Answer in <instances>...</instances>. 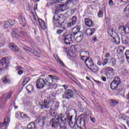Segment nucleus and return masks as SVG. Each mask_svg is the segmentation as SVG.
<instances>
[{
  "label": "nucleus",
  "instance_id": "nucleus-1",
  "mask_svg": "<svg viewBox=\"0 0 129 129\" xmlns=\"http://www.w3.org/2000/svg\"><path fill=\"white\" fill-rule=\"evenodd\" d=\"M50 115L54 116V118L50 121V125L54 128H58L59 126H63L66 124L67 118L69 116V112H66L56 115L55 112L50 113Z\"/></svg>",
  "mask_w": 129,
  "mask_h": 129
},
{
  "label": "nucleus",
  "instance_id": "nucleus-2",
  "mask_svg": "<svg viewBox=\"0 0 129 129\" xmlns=\"http://www.w3.org/2000/svg\"><path fill=\"white\" fill-rule=\"evenodd\" d=\"M16 32L19 33L21 36ZM11 36L12 38H14V39H21L22 36L24 37V38L28 41H30L32 39L30 34H28L24 31H20L17 28H14L13 29V32L11 33Z\"/></svg>",
  "mask_w": 129,
  "mask_h": 129
},
{
  "label": "nucleus",
  "instance_id": "nucleus-3",
  "mask_svg": "<svg viewBox=\"0 0 129 129\" xmlns=\"http://www.w3.org/2000/svg\"><path fill=\"white\" fill-rule=\"evenodd\" d=\"M108 34L109 37L112 41V43H115L116 45H119L120 44V38L117 35V33L114 31V29L112 28H109L108 30Z\"/></svg>",
  "mask_w": 129,
  "mask_h": 129
},
{
  "label": "nucleus",
  "instance_id": "nucleus-4",
  "mask_svg": "<svg viewBox=\"0 0 129 129\" xmlns=\"http://www.w3.org/2000/svg\"><path fill=\"white\" fill-rule=\"evenodd\" d=\"M48 80L46 76L44 77V79L42 78L38 79L36 82V88L37 89H43L45 87V85H48Z\"/></svg>",
  "mask_w": 129,
  "mask_h": 129
},
{
  "label": "nucleus",
  "instance_id": "nucleus-5",
  "mask_svg": "<svg viewBox=\"0 0 129 129\" xmlns=\"http://www.w3.org/2000/svg\"><path fill=\"white\" fill-rule=\"evenodd\" d=\"M65 44L67 45H70L73 43L74 41V35L72 33L64 34L63 36Z\"/></svg>",
  "mask_w": 129,
  "mask_h": 129
},
{
  "label": "nucleus",
  "instance_id": "nucleus-6",
  "mask_svg": "<svg viewBox=\"0 0 129 129\" xmlns=\"http://www.w3.org/2000/svg\"><path fill=\"white\" fill-rule=\"evenodd\" d=\"M32 21L35 26H37V25H39V26L42 30H45V29H46V24H45V22L42 19H36V17H33L32 18Z\"/></svg>",
  "mask_w": 129,
  "mask_h": 129
},
{
  "label": "nucleus",
  "instance_id": "nucleus-7",
  "mask_svg": "<svg viewBox=\"0 0 129 129\" xmlns=\"http://www.w3.org/2000/svg\"><path fill=\"white\" fill-rule=\"evenodd\" d=\"M53 24L56 26V27H59V26L63 27L64 23V21L61 22V18H60V16L55 14L53 16Z\"/></svg>",
  "mask_w": 129,
  "mask_h": 129
},
{
  "label": "nucleus",
  "instance_id": "nucleus-8",
  "mask_svg": "<svg viewBox=\"0 0 129 129\" xmlns=\"http://www.w3.org/2000/svg\"><path fill=\"white\" fill-rule=\"evenodd\" d=\"M46 78L47 80V86L52 85V83H53V82H57L58 80H60L59 78L54 75H47L46 76Z\"/></svg>",
  "mask_w": 129,
  "mask_h": 129
},
{
  "label": "nucleus",
  "instance_id": "nucleus-9",
  "mask_svg": "<svg viewBox=\"0 0 129 129\" xmlns=\"http://www.w3.org/2000/svg\"><path fill=\"white\" fill-rule=\"evenodd\" d=\"M63 99H70L73 97V91L71 89H67L62 95Z\"/></svg>",
  "mask_w": 129,
  "mask_h": 129
},
{
  "label": "nucleus",
  "instance_id": "nucleus-10",
  "mask_svg": "<svg viewBox=\"0 0 129 129\" xmlns=\"http://www.w3.org/2000/svg\"><path fill=\"white\" fill-rule=\"evenodd\" d=\"M77 124V126L78 128L80 129H86L85 127V119L84 118H80V119H78L75 122Z\"/></svg>",
  "mask_w": 129,
  "mask_h": 129
},
{
  "label": "nucleus",
  "instance_id": "nucleus-11",
  "mask_svg": "<svg viewBox=\"0 0 129 129\" xmlns=\"http://www.w3.org/2000/svg\"><path fill=\"white\" fill-rule=\"evenodd\" d=\"M38 104L41 106L42 109H48L50 107V102H48L47 100H44L43 102H39Z\"/></svg>",
  "mask_w": 129,
  "mask_h": 129
},
{
  "label": "nucleus",
  "instance_id": "nucleus-12",
  "mask_svg": "<svg viewBox=\"0 0 129 129\" xmlns=\"http://www.w3.org/2000/svg\"><path fill=\"white\" fill-rule=\"evenodd\" d=\"M83 39V33L82 32H79L77 34H74V40H75L77 43H80Z\"/></svg>",
  "mask_w": 129,
  "mask_h": 129
},
{
  "label": "nucleus",
  "instance_id": "nucleus-13",
  "mask_svg": "<svg viewBox=\"0 0 129 129\" xmlns=\"http://www.w3.org/2000/svg\"><path fill=\"white\" fill-rule=\"evenodd\" d=\"M23 49L25 51H26V52H30V53H33L35 56H36V57H38V58H40V53H37V51H34V50L32 49L31 48L26 45H24L23 46Z\"/></svg>",
  "mask_w": 129,
  "mask_h": 129
},
{
  "label": "nucleus",
  "instance_id": "nucleus-14",
  "mask_svg": "<svg viewBox=\"0 0 129 129\" xmlns=\"http://www.w3.org/2000/svg\"><path fill=\"white\" fill-rule=\"evenodd\" d=\"M119 84H120V81H113L110 85L111 89H112V90H116V89H117V87H118Z\"/></svg>",
  "mask_w": 129,
  "mask_h": 129
},
{
  "label": "nucleus",
  "instance_id": "nucleus-15",
  "mask_svg": "<svg viewBox=\"0 0 129 129\" xmlns=\"http://www.w3.org/2000/svg\"><path fill=\"white\" fill-rule=\"evenodd\" d=\"M16 23L15 20H13V21L11 20H7L4 23V27L5 29H8V28H10V27H12L14 24Z\"/></svg>",
  "mask_w": 129,
  "mask_h": 129
},
{
  "label": "nucleus",
  "instance_id": "nucleus-16",
  "mask_svg": "<svg viewBox=\"0 0 129 129\" xmlns=\"http://www.w3.org/2000/svg\"><path fill=\"white\" fill-rule=\"evenodd\" d=\"M0 65L3 66L4 68H8V66H9V60L6 57H4L0 60Z\"/></svg>",
  "mask_w": 129,
  "mask_h": 129
},
{
  "label": "nucleus",
  "instance_id": "nucleus-17",
  "mask_svg": "<svg viewBox=\"0 0 129 129\" xmlns=\"http://www.w3.org/2000/svg\"><path fill=\"white\" fill-rule=\"evenodd\" d=\"M88 68L90 70L91 72H94V73H96L97 71H98V67L93 63L90 64V67H88Z\"/></svg>",
  "mask_w": 129,
  "mask_h": 129
},
{
  "label": "nucleus",
  "instance_id": "nucleus-18",
  "mask_svg": "<svg viewBox=\"0 0 129 129\" xmlns=\"http://www.w3.org/2000/svg\"><path fill=\"white\" fill-rule=\"evenodd\" d=\"M119 31L120 32H121V33H127V32H129V27H128V24L126 25V26H120L119 27Z\"/></svg>",
  "mask_w": 129,
  "mask_h": 129
},
{
  "label": "nucleus",
  "instance_id": "nucleus-19",
  "mask_svg": "<svg viewBox=\"0 0 129 129\" xmlns=\"http://www.w3.org/2000/svg\"><path fill=\"white\" fill-rule=\"evenodd\" d=\"M10 122H11V119L8 117L5 118L3 123L0 122V127H4L5 125H9Z\"/></svg>",
  "mask_w": 129,
  "mask_h": 129
},
{
  "label": "nucleus",
  "instance_id": "nucleus-20",
  "mask_svg": "<svg viewBox=\"0 0 129 129\" xmlns=\"http://www.w3.org/2000/svg\"><path fill=\"white\" fill-rule=\"evenodd\" d=\"M9 47L13 51V52H16V53H18L19 52V47L17 46L13 43H10L9 44Z\"/></svg>",
  "mask_w": 129,
  "mask_h": 129
},
{
  "label": "nucleus",
  "instance_id": "nucleus-21",
  "mask_svg": "<svg viewBox=\"0 0 129 129\" xmlns=\"http://www.w3.org/2000/svg\"><path fill=\"white\" fill-rule=\"evenodd\" d=\"M80 30H81V26H77L73 29V32L72 33L74 35H76L78 34V33H82L80 31Z\"/></svg>",
  "mask_w": 129,
  "mask_h": 129
},
{
  "label": "nucleus",
  "instance_id": "nucleus-22",
  "mask_svg": "<svg viewBox=\"0 0 129 129\" xmlns=\"http://www.w3.org/2000/svg\"><path fill=\"white\" fill-rule=\"evenodd\" d=\"M72 22L68 24V27L69 28H71L72 26H74L76 24V22H77V17L73 16L72 18Z\"/></svg>",
  "mask_w": 129,
  "mask_h": 129
},
{
  "label": "nucleus",
  "instance_id": "nucleus-23",
  "mask_svg": "<svg viewBox=\"0 0 129 129\" xmlns=\"http://www.w3.org/2000/svg\"><path fill=\"white\" fill-rule=\"evenodd\" d=\"M113 71H114V70L111 67H107L105 70L107 76H110V74H111Z\"/></svg>",
  "mask_w": 129,
  "mask_h": 129
},
{
  "label": "nucleus",
  "instance_id": "nucleus-24",
  "mask_svg": "<svg viewBox=\"0 0 129 129\" xmlns=\"http://www.w3.org/2000/svg\"><path fill=\"white\" fill-rule=\"evenodd\" d=\"M95 32V29L93 28L88 29L86 30L85 33L87 34V36H92Z\"/></svg>",
  "mask_w": 129,
  "mask_h": 129
},
{
  "label": "nucleus",
  "instance_id": "nucleus-25",
  "mask_svg": "<svg viewBox=\"0 0 129 129\" xmlns=\"http://www.w3.org/2000/svg\"><path fill=\"white\" fill-rule=\"evenodd\" d=\"M85 23L87 27H92L93 26V22L89 19L86 18L85 19Z\"/></svg>",
  "mask_w": 129,
  "mask_h": 129
},
{
  "label": "nucleus",
  "instance_id": "nucleus-26",
  "mask_svg": "<svg viewBox=\"0 0 129 129\" xmlns=\"http://www.w3.org/2000/svg\"><path fill=\"white\" fill-rule=\"evenodd\" d=\"M84 63L86 65L87 67H89V66H90V65H91L93 63V61H92L91 58L89 57L86 59Z\"/></svg>",
  "mask_w": 129,
  "mask_h": 129
},
{
  "label": "nucleus",
  "instance_id": "nucleus-27",
  "mask_svg": "<svg viewBox=\"0 0 129 129\" xmlns=\"http://www.w3.org/2000/svg\"><path fill=\"white\" fill-rule=\"evenodd\" d=\"M125 50V47L123 46H119L117 50V53L121 56L123 54V51Z\"/></svg>",
  "mask_w": 129,
  "mask_h": 129
},
{
  "label": "nucleus",
  "instance_id": "nucleus-28",
  "mask_svg": "<svg viewBox=\"0 0 129 129\" xmlns=\"http://www.w3.org/2000/svg\"><path fill=\"white\" fill-rule=\"evenodd\" d=\"M19 20L20 24L22 25L23 27H25V26H26V20L25 19V18L23 16H20L19 18Z\"/></svg>",
  "mask_w": 129,
  "mask_h": 129
},
{
  "label": "nucleus",
  "instance_id": "nucleus-29",
  "mask_svg": "<svg viewBox=\"0 0 129 129\" xmlns=\"http://www.w3.org/2000/svg\"><path fill=\"white\" fill-rule=\"evenodd\" d=\"M79 3V0H67L66 2V5H75L76 4H78Z\"/></svg>",
  "mask_w": 129,
  "mask_h": 129
},
{
  "label": "nucleus",
  "instance_id": "nucleus-30",
  "mask_svg": "<svg viewBox=\"0 0 129 129\" xmlns=\"http://www.w3.org/2000/svg\"><path fill=\"white\" fill-rule=\"evenodd\" d=\"M53 57L57 62H58L59 64H61V66H64V63H63V61L60 59V58H59V56H58L57 54H54L53 55Z\"/></svg>",
  "mask_w": 129,
  "mask_h": 129
},
{
  "label": "nucleus",
  "instance_id": "nucleus-31",
  "mask_svg": "<svg viewBox=\"0 0 129 129\" xmlns=\"http://www.w3.org/2000/svg\"><path fill=\"white\" fill-rule=\"evenodd\" d=\"M12 96V93H10L9 94H5L2 99L3 102H5L7 99H10Z\"/></svg>",
  "mask_w": 129,
  "mask_h": 129
},
{
  "label": "nucleus",
  "instance_id": "nucleus-32",
  "mask_svg": "<svg viewBox=\"0 0 129 129\" xmlns=\"http://www.w3.org/2000/svg\"><path fill=\"white\" fill-rule=\"evenodd\" d=\"M85 54H87V52L83 51L80 54V55L81 56V60H82V61H84V62H85V60L88 58V57L85 55H85Z\"/></svg>",
  "mask_w": 129,
  "mask_h": 129
},
{
  "label": "nucleus",
  "instance_id": "nucleus-33",
  "mask_svg": "<svg viewBox=\"0 0 129 129\" xmlns=\"http://www.w3.org/2000/svg\"><path fill=\"white\" fill-rule=\"evenodd\" d=\"M122 43L124 45H127L128 44V37L126 36H123L121 38Z\"/></svg>",
  "mask_w": 129,
  "mask_h": 129
},
{
  "label": "nucleus",
  "instance_id": "nucleus-34",
  "mask_svg": "<svg viewBox=\"0 0 129 129\" xmlns=\"http://www.w3.org/2000/svg\"><path fill=\"white\" fill-rule=\"evenodd\" d=\"M28 129H35L36 128V125H35V122H31L27 125Z\"/></svg>",
  "mask_w": 129,
  "mask_h": 129
},
{
  "label": "nucleus",
  "instance_id": "nucleus-35",
  "mask_svg": "<svg viewBox=\"0 0 129 129\" xmlns=\"http://www.w3.org/2000/svg\"><path fill=\"white\" fill-rule=\"evenodd\" d=\"M70 116V114L69 113V116L67 118L66 122H68L69 125H71V124H72L73 123V122H72V116Z\"/></svg>",
  "mask_w": 129,
  "mask_h": 129
},
{
  "label": "nucleus",
  "instance_id": "nucleus-36",
  "mask_svg": "<svg viewBox=\"0 0 129 129\" xmlns=\"http://www.w3.org/2000/svg\"><path fill=\"white\" fill-rule=\"evenodd\" d=\"M26 89L28 92H33L34 90V87L32 85H29L26 87Z\"/></svg>",
  "mask_w": 129,
  "mask_h": 129
},
{
  "label": "nucleus",
  "instance_id": "nucleus-37",
  "mask_svg": "<svg viewBox=\"0 0 129 129\" xmlns=\"http://www.w3.org/2000/svg\"><path fill=\"white\" fill-rule=\"evenodd\" d=\"M2 81L5 84H10V83H11L10 80L7 78L6 77H4L3 78H2Z\"/></svg>",
  "mask_w": 129,
  "mask_h": 129
},
{
  "label": "nucleus",
  "instance_id": "nucleus-38",
  "mask_svg": "<svg viewBox=\"0 0 129 129\" xmlns=\"http://www.w3.org/2000/svg\"><path fill=\"white\" fill-rule=\"evenodd\" d=\"M48 100H49V101H48V102H51V101H54V100H55V96L50 94L49 95V96L47 97Z\"/></svg>",
  "mask_w": 129,
  "mask_h": 129
},
{
  "label": "nucleus",
  "instance_id": "nucleus-39",
  "mask_svg": "<svg viewBox=\"0 0 129 129\" xmlns=\"http://www.w3.org/2000/svg\"><path fill=\"white\" fill-rule=\"evenodd\" d=\"M118 103V102L117 101L114 100H111L110 101V105L111 106L114 107L116 104Z\"/></svg>",
  "mask_w": 129,
  "mask_h": 129
},
{
  "label": "nucleus",
  "instance_id": "nucleus-40",
  "mask_svg": "<svg viewBox=\"0 0 129 129\" xmlns=\"http://www.w3.org/2000/svg\"><path fill=\"white\" fill-rule=\"evenodd\" d=\"M120 119L121 120H123L124 121L127 119V116L124 114H121L119 117Z\"/></svg>",
  "mask_w": 129,
  "mask_h": 129
},
{
  "label": "nucleus",
  "instance_id": "nucleus-41",
  "mask_svg": "<svg viewBox=\"0 0 129 129\" xmlns=\"http://www.w3.org/2000/svg\"><path fill=\"white\" fill-rule=\"evenodd\" d=\"M110 65H111V66H114V65L116 64V60H115V59L112 58L110 60Z\"/></svg>",
  "mask_w": 129,
  "mask_h": 129
},
{
  "label": "nucleus",
  "instance_id": "nucleus-42",
  "mask_svg": "<svg viewBox=\"0 0 129 129\" xmlns=\"http://www.w3.org/2000/svg\"><path fill=\"white\" fill-rule=\"evenodd\" d=\"M125 56H126V59L128 63H129V50H126L125 53Z\"/></svg>",
  "mask_w": 129,
  "mask_h": 129
},
{
  "label": "nucleus",
  "instance_id": "nucleus-43",
  "mask_svg": "<svg viewBox=\"0 0 129 129\" xmlns=\"http://www.w3.org/2000/svg\"><path fill=\"white\" fill-rule=\"evenodd\" d=\"M98 16L99 18H102V17H103V11L99 10L98 13Z\"/></svg>",
  "mask_w": 129,
  "mask_h": 129
},
{
  "label": "nucleus",
  "instance_id": "nucleus-44",
  "mask_svg": "<svg viewBox=\"0 0 129 129\" xmlns=\"http://www.w3.org/2000/svg\"><path fill=\"white\" fill-rule=\"evenodd\" d=\"M102 66H104L105 65H106L107 63H108V59L105 58L102 62Z\"/></svg>",
  "mask_w": 129,
  "mask_h": 129
},
{
  "label": "nucleus",
  "instance_id": "nucleus-45",
  "mask_svg": "<svg viewBox=\"0 0 129 129\" xmlns=\"http://www.w3.org/2000/svg\"><path fill=\"white\" fill-rule=\"evenodd\" d=\"M56 92L57 94H61V93L64 92V90L63 89H58Z\"/></svg>",
  "mask_w": 129,
  "mask_h": 129
},
{
  "label": "nucleus",
  "instance_id": "nucleus-46",
  "mask_svg": "<svg viewBox=\"0 0 129 129\" xmlns=\"http://www.w3.org/2000/svg\"><path fill=\"white\" fill-rule=\"evenodd\" d=\"M108 4L110 7H112V6H113V1H112V0H109Z\"/></svg>",
  "mask_w": 129,
  "mask_h": 129
},
{
  "label": "nucleus",
  "instance_id": "nucleus-47",
  "mask_svg": "<svg viewBox=\"0 0 129 129\" xmlns=\"http://www.w3.org/2000/svg\"><path fill=\"white\" fill-rule=\"evenodd\" d=\"M20 115H21L22 118H26V117H27V115H26L24 113H21L20 114Z\"/></svg>",
  "mask_w": 129,
  "mask_h": 129
},
{
  "label": "nucleus",
  "instance_id": "nucleus-48",
  "mask_svg": "<svg viewBox=\"0 0 129 129\" xmlns=\"http://www.w3.org/2000/svg\"><path fill=\"white\" fill-rule=\"evenodd\" d=\"M62 32H64L63 30H57L56 33L58 35H60V34H62Z\"/></svg>",
  "mask_w": 129,
  "mask_h": 129
},
{
  "label": "nucleus",
  "instance_id": "nucleus-49",
  "mask_svg": "<svg viewBox=\"0 0 129 129\" xmlns=\"http://www.w3.org/2000/svg\"><path fill=\"white\" fill-rule=\"evenodd\" d=\"M17 73H18V75H22V74H23V73H24V72H23V71H22V70H20V71H18Z\"/></svg>",
  "mask_w": 129,
  "mask_h": 129
},
{
  "label": "nucleus",
  "instance_id": "nucleus-50",
  "mask_svg": "<svg viewBox=\"0 0 129 129\" xmlns=\"http://www.w3.org/2000/svg\"><path fill=\"white\" fill-rule=\"evenodd\" d=\"M59 129H67V127L65 126V124H64L63 126H59Z\"/></svg>",
  "mask_w": 129,
  "mask_h": 129
},
{
  "label": "nucleus",
  "instance_id": "nucleus-51",
  "mask_svg": "<svg viewBox=\"0 0 129 129\" xmlns=\"http://www.w3.org/2000/svg\"><path fill=\"white\" fill-rule=\"evenodd\" d=\"M127 11L129 13V4L125 8V12H127Z\"/></svg>",
  "mask_w": 129,
  "mask_h": 129
},
{
  "label": "nucleus",
  "instance_id": "nucleus-52",
  "mask_svg": "<svg viewBox=\"0 0 129 129\" xmlns=\"http://www.w3.org/2000/svg\"><path fill=\"white\" fill-rule=\"evenodd\" d=\"M46 117H42V122H43V124H44L45 121H46Z\"/></svg>",
  "mask_w": 129,
  "mask_h": 129
},
{
  "label": "nucleus",
  "instance_id": "nucleus-53",
  "mask_svg": "<svg viewBox=\"0 0 129 129\" xmlns=\"http://www.w3.org/2000/svg\"><path fill=\"white\" fill-rule=\"evenodd\" d=\"M97 63L98 65H99V66H101V65H102V62L100 61H97Z\"/></svg>",
  "mask_w": 129,
  "mask_h": 129
},
{
  "label": "nucleus",
  "instance_id": "nucleus-54",
  "mask_svg": "<svg viewBox=\"0 0 129 129\" xmlns=\"http://www.w3.org/2000/svg\"><path fill=\"white\" fill-rule=\"evenodd\" d=\"M17 70H21V69H23V68L21 66H18L16 67Z\"/></svg>",
  "mask_w": 129,
  "mask_h": 129
},
{
  "label": "nucleus",
  "instance_id": "nucleus-55",
  "mask_svg": "<svg viewBox=\"0 0 129 129\" xmlns=\"http://www.w3.org/2000/svg\"><path fill=\"white\" fill-rule=\"evenodd\" d=\"M52 88H53V89H56V88H57V85L53 84L52 85Z\"/></svg>",
  "mask_w": 129,
  "mask_h": 129
},
{
  "label": "nucleus",
  "instance_id": "nucleus-56",
  "mask_svg": "<svg viewBox=\"0 0 129 129\" xmlns=\"http://www.w3.org/2000/svg\"><path fill=\"white\" fill-rule=\"evenodd\" d=\"M91 121H92V122H95L96 121L95 118L94 117L91 118Z\"/></svg>",
  "mask_w": 129,
  "mask_h": 129
},
{
  "label": "nucleus",
  "instance_id": "nucleus-57",
  "mask_svg": "<svg viewBox=\"0 0 129 129\" xmlns=\"http://www.w3.org/2000/svg\"><path fill=\"white\" fill-rule=\"evenodd\" d=\"M102 80H103V81H106V78H105V77H102Z\"/></svg>",
  "mask_w": 129,
  "mask_h": 129
},
{
  "label": "nucleus",
  "instance_id": "nucleus-58",
  "mask_svg": "<svg viewBox=\"0 0 129 129\" xmlns=\"http://www.w3.org/2000/svg\"><path fill=\"white\" fill-rule=\"evenodd\" d=\"M62 87L64 88V89H67V88H68V86H67V85H62Z\"/></svg>",
  "mask_w": 129,
  "mask_h": 129
},
{
  "label": "nucleus",
  "instance_id": "nucleus-59",
  "mask_svg": "<svg viewBox=\"0 0 129 129\" xmlns=\"http://www.w3.org/2000/svg\"><path fill=\"white\" fill-rule=\"evenodd\" d=\"M121 129H127V128H126V127H125V126H124V125H122V126H121Z\"/></svg>",
  "mask_w": 129,
  "mask_h": 129
},
{
  "label": "nucleus",
  "instance_id": "nucleus-60",
  "mask_svg": "<svg viewBox=\"0 0 129 129\" xmlns=\"http://www.w3.org/2000/svg\"><path fill=\"white\" fill-rule=\"evenodd\" d=\"M93 41L94 42H97V38L96 37H94V38L93 39Z\"/></svg>",
  "mask_w": 129,
  "mask_h": 129
},
{
  "label": "nucleus",
  "instance_id": "nucleus-61",
  "mask_svg": "<svg viewBox=\"0 0 129 129\" xmlns=\"http://www.w3.org/2000/svg\"><path fill=\"white\" fill-rule=\"evenodd\" d=\"M109 55H110L109 53H106L105 55L106 58H108V57H109Z\"/></svg>",
  "mask_w": 129,
  "mask_h": 129
},
{
  "label": "nucleus",
  "instance_id": "nucleus-62",
  "mask_svg": "<svg viewBox=\"0 0 129 129\" xmlns=\"http://www.w3.org/2000/svg\"><path fill=\"white\" fill-rule=\"evenodd\" d=\"M72 80H73V81H74V82H76V81H77V80H76V79H72Z\"/></svg>",
  "mask_w": 129,
  "mask_h": 129
},
{
  "label": "nucleus",
  "instance_id": "nucleus-63",
  "mask_svg": "<svg viewBox=\"0 0 129 129\" xmlns=\"http://www.w3.org/2000/svg\"><path fill=\"white\" fill-rule=\"evenodd\" d=\"M121 2H122V3H125L126 4H127L126 0H121Z\"/></svg>",
  "mask_w": 129,
  "mask_h": 129
},
{
  "label": "nucleus",
  "instance_id": "nucleus-64",
  "mask_svg": "<svg viewBox=\"0 0 129 129\" xmlns=\"http://www.w3.org/2000/svg\"><path fill=\"white\" fill-rule=\"evenodd\" d=\"M9 3H11V4H13V3H14V1L13 0H10Z\"/></svg>",
  "mask_w": 129,
  "mask_h": 129
}]
</instances>
